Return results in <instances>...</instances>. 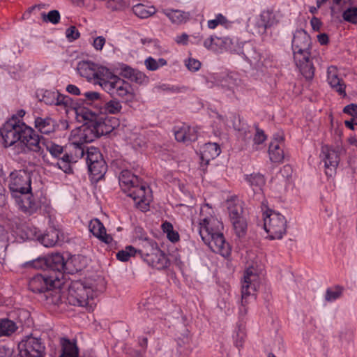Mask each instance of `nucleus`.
Returning <instances> with one entry per match:
<instances>
[{
	"label": "nucleus",
	"mask_w": 357,
	"mask_h": 357,
	"mask_svg": "<svg viewBox=\"0 0 357 357\" xmlns=\"http://www.w3.org/2000/svg\"><path fill=\"white\" fill-rule=\"evenodd\" d=\"M54 279L43 275H36L29 282V289L34 293L45 292L53 286Z\"/></svg>",
	"instance_id": "18"
},
{
	"label": "nucleus",
	"mask_w": 357,
	"mask_h": 357,
	"mask_svg": "<svg viewBox=\"0 0 357 357\" xmlns=\"http://www.w3.org/2000/svg\"><path fill=\"white\" fill-rule=\"evenodd\" d=\"M231 22L229 21L222 14H217L214 19L209 20L207 22L208 28L215 29L218 25H222L226 28L230 26Z\"/></svg>",
	"instance_id": "37"
},
{
	"label": "nucleus",
	"mask_w": 357,
	"mask_h": 357,
	"mask_svg": "<svg viewBox=\"0 0 357 357\" xmlns=\"http://www.w3.org/2000/svg\"><path fill=\"white\" fill-rule=\"evenodd\" d=\"M66 91L74 96H79L81 94L80 89L74 84H68L66 86Z\"/></svg>",
	"instance_id": "60"
},
{
	"label": "nucleus",
	"mask_w": 357,
	"mask_h": 357,
	"mask_svg": "<svg viewBox=\"0 0 357 357\" xmlns=\"http://www.w3.org/2000/svg\"><path fill=\"white\" fill-rule=\"evenodd\" d=\"M106 43V39L102 36H96L93 38L91 45L97 52H101Z\"/></svg>",
	"instance_id": "51"
},
{
	"label": "nucleus",
	"mask_w": 357,
	"mask_h": 357,
	"mask_svg": "<svg viewBox=\"0 0 357 357\" xmlns=\"http://www.w3.org/2000/svg\"><path fill=\"white\" fill-rule=\"evenodd\" d=\"M89 231L94 236L102 242L109 244L112 241V237L106 233L103 224L98 219H93L89 225Z\"/></svg>",
	"instance_id": "25"
},
{
	"label": "nucleus",
	"mask_w": 357,
	"mask_h": 357,
	"mask_svg": "<svg viewBox=\"0 0 357 357\" xmlns=\"http://www.w3.org/2000/svg\"><path fill=\"white\" fill-rule=\"evenodd\" d=\"M199 152L202 156H218L221 153V148L217 143L208 142L200 146Z\"/></svg>",
	"instance_id": "35"
},
{
	"label": "nucleus",
	"mask_w": 357,
	"mask_h": 357,
	"mask_svg": "<svg viewBox=\"0 0 357 357\" xmlns=\"http://www.w3.org/2000/svg\"><path fill=\"white\" fill-rule=\"evenodd\" d=\"M77 118L85 123L72 130L70 136V146L79 149L84 143L93 142L100 136L111 132L112 128L106 124L104 119L98 118L92 110L87 108L76 109Z\"/></svg>",
	"instance_id": "1"
},
{
	"label": "nucleus",
	"mask_w": 357,
	"mask_h": 357,
	"mask_svg": "<svg viewBox=\"0 0 357 357\" xmlns=\"http://www.w3.org/2000/svg\"><path fill=\"white\" fill-rule=\"evenodd\" d=\"M266 139V135L264 134L262 130H257L255 135L253 141L255 144H260L264 142Z\"/></svg>",
	"instance_id": "57"
},
{
	"label": "nucleus",
	"mask_w": 357,
	"mask_h": 357,
	"mask_svg": "<svg viewBox=\"0 0 357 357\" xmlns=\"http://www.w3.org/2000/svg\"><path fill=\"white\" fill-rule=\"evenodd\" d=\"M161 12L174 25H181L186 23L190 17L189 13L178 9L163 8L161 10Z\"/></svg>",
	"instance_id": "23"
},
{
	"label": "nucleus",
	"mask_w": 357,
	"mask_h": 357,
	"mask_svg": "<svg viewBox=\"0 0 357 357\" xmlns=\"http://www.w3.org/2000/svg\"><path fill=\"white\" fill-rule=\"evenodd\" d=\"M58 239L59 236L57 231L52 229L41 237L40 241L45 247H52L56 243Z\"/></svg>",
	"instance_id": "39"
},
{
	"label": "nucleus",
	"mask_w": 357,
	"mask_h": 357,
	"mask_svg": "<svg viewBox=\"0 0 357 357\" xmlns=\"http://www.w3.org/2000/svg\"><path fill=\"white\" fill-rule=\"evenodd\" d=\"M134 13L140 18H147L154 15L157 10L153 6H147L142 3H138L134 6Z\"/></svg>",
	"instance_id": "34"
},
{
	"label": "nucleus",
	"mask_w": 357,
	"mask_h": 357,
	"mask_svg": "<svg viewBox=\"0 0 357 357\" xmlns=\"http://www.w3.org/2000/svg\"><path fill=\"white\" fill-rule=\"evenodd\" d=\"M139 182L138 177L132 174L130 171L126 169L121 172L119 183L124 192L128 193L132 188L138 185Z\"/></svg>",
	"instance_id": "28"
},
{
	"label": "nucleus",
	"mask_w": 357,
	"mask_h": 357,
	"mask_svg": "<svg viewBox=\"0 0 357 357\" xmlns=\"http://www.w3.org/2000/svg\"><path fill=\"white\" fill-rule=\"evenodd\" d=\"M8 241V234L3 227L0 225V247L5 246Z\"/></svg>",
	"instance_id": "59"
},
{
	"label": "nucleus",
	"mask_w": 357,
	"mask_h": 357,
	"mask_svg": "<svg viewBox=\"0 0 357 357\" xmlns=\"http://www.w3.org/2000/svg\"><path fill=\"white\" fill-rule=\"evenodd\" d=\"M287 222L284 215L273 210L264 213V228L271 239H281L286 234Z\"/></svg>",
	"instance_id": "6"
},
{
	"label": "nucleus",
	"mask_w": 357,
	"mask_h": 357,
	"mask_svg": "<svg viewBox=\"0 0 357 357\" xmlns=\"http://www.w3.org/2000/svg\"><path fill=\"white\" fill-rule=\"evenodd\" d=\"M342 294V291L339 288H336L335 290L328 289L326 293V300L327 301H331L337 299L340 297Z\"/></svg>",
	"instance_id": "54"
},
{
	"label": "nucleus",
	"mask_w": 357,
	"mask_h": 357,
	"mask_svg": "<svg viewBox=\"0 0 357 357\" xmlns=\"http://www.w3.org/2000/svg\"><path fill=\"white\" fill-rule=\"evenodd\" d=\"M112 96L127 98L126 103L129 104L136 99V93L131 84L122 79Z\"/></svg>",
	"instance_id": "24"
},
{
	"label": "nucleus",
	"mask_w": 357,
	"mask_h": 357,
	"mask_svg": "<svg viewBox=\"0 0 357 357\" xmlns=\"http://www.w3.org/2000/svg\"><path fill=\"white\" fill-rule=\"evenodd\" d=\"M48 270L61 273L67 270L68 261H65L63 256L60 253H52L47 257Z\"/></svg>",
	"instance_id": "26"
},
{
	"label": "nucleus",
	"mask_w": 357,
	"mask_h": 357,
	"mask_svg": "<svg viewBox=\"0 0 357 357\" xmlns=\"http://www.w3.org/2000/svg\"><path fill=\"white\" fill-rule=\"evenodd\" d=\"M16 202L19 207L25 213H33L38 208V204L30 192H23L15 195Z\"/></svg>",
	"instance_id": "22"
},
{
	"label": "nucleus",
	"mask_w": 357,
	"mask_h": 357,
	"mask_svg": "<svg viewBox=\"0 0 357 357\" xmlns=\"http://www.w3.org/2000/svg\"><path fill=\"white\" fill-rule=\"evenodd\" d=\"M79 36L80 33L75 26H70L66 31V37L70 42L77 40Z\"/></svg>",
	"instance_id": "53"
},
{
	"label": "nucleus",
	"mask_w": 357,
	"mask_h": 357,
	"mask_svg": "<svg viewBox=\"0 0 357 357\" xmlns=\"http://www.w3.org/2000/svg\"><path fill=\"white\" fill-rule=\"evenodd\" d=\"M137 253V249L131 245L126 246L123 250L116 254V257L119 261H127L131 256H135Z\"/></svg>",
	"instance_id": "47"
},
{
	"label": "nucleus",
	"mask_w": 357,
	"mask_h": 357,
	"mask_svg": "<svg viewBox=\"0 0 357 357\" xmlns=\"http://www.w3.org/2000/svg\"><path fill=\"white\" fill-rule=\"evenodd\" d=\"M343 112L350 115L353 119H357V105L350 104L344 107Z\"/></svg>",
	"instance_id": "56"
},
{
	"label": "nucleus",
	"mask_w": 357,
	"mask_h": 357,
	"mask_svg": "<svg viewBox=\"0 0 357 357\" xmlns=\"http://www.w3.org/2000/svg\"><path fill=\"white\" fill-rule=\"evenodd\" d=\"M60 342L61 354L59 357H78V348L75 342L65 337L61 338Z\"/></svg>",
	"instance_id": "32"
},
{
	"label": "nucleus",
	"mask_w": 357,
	"mask_h": 357,
	"mask_svg": "<svg viewBox=\"0 0 357 357\" xmlns=\"http://www.w3.org/2000/svg\"><path fill=\"white\" fill-rule=\"evenodd\" d=\"M123 109L122 103L120 100L114 98L108 100L102 106L100 107L98 111H92L98 118L104 119L106 124L112 128L111 132L114 127L110 124L113 118L108 116L109 114H118L121 112Z\"/></svg>",
	"instance_id": "13"
},
{
	"label": "nucleus",
	"mask_w": 357,
	"mask_h": 357,
	"mask_svg": "<svg viewBox=\"0 0 357 357\" xmlns=\"http://www.w3.org/2000/svg\"><path fill=\"white\" fill-rule=\"evenodd\" d=\"M93 295L94 292L91 287L79 281H75L69 287L67 300L70 305L91 310L94 305Z\"/></svg>",
	"instance_id": "5"
},
{
	"label": "nucleus",
	"mask_w": 357,
	"mask_h": 357,
	"mask_svg": "<svg viewBox=\"0 0 357 357\" xmlns=\"http://www.w3.org/2000/svg\"><path fill=\"white\" fill-rule=\"evenodd\" d=\"M246 180L252 186L259 188V189L265 184V179L261 174H251L246 176Z\"/></svg>",
	"instance_id": "44"
},
{
	"label": "nucleus",
	"mask_w": 357,
	"mask_h": 357,
	"mask_svg": "<svg viewBox=\"0 0 357 357\" xmlns=\"http://www.w3.org/2000/svg\"><path fill=\"white\" fill-rule=\"evenodd\" d=\"M310 24L314 31H318L320 30L322 24L319 19L314 17L310 20Z\"/></svg>",
	"instance_id": "61"
},
{
	"label": "nucleus",
	"mask_w": 357,
	"mask_h": 357,
	"mask_svg": "<svg viewBox=\"0 0 357 357\" xmlns=\"http://www.w3.org/2000/svg\"><path fill=\"white\" fill-rule=\"evenodd\" d=\"M158 250L159 248L155 242L145 238L140 241L139 248L137 249V252L146 261V259L151 257L155 250Z\"/></svg>",
	"instance_id": "29"
},
{
	"label": "nucleus",
	"mask_w": 357,
	"mask_h": 357,
	"mask_svg": "<svg viewBox=\"0 0 357 357\" xmlns=\"http://www.w3.org/2000/svg\"><path fill=\"white\" fill-rule=\"evenodd\" d=\"M339 158H324L323 163L325 167L326 175L331 176L335 172L336 167L339 163Z\"/></svg>",
	"instance_id": "42"
},
{
	"label": "nucleus",
	"mask_w": 357,
	"mask_h": 357,
	"mask_svg": "<svg viewBox=\"0 0 357 357\" xmlns=\"http://www.w3.org/2000/svg\"><path fill=\"white\" fill-rule=\"evenodd\" d=\"M317 40L321 45H326L328 43V36L326 33H321L317 36Z\"/></svg>",
	"instance_id": "63"
},
{
	"label": "nucleus",
	"mask_w": 357,
	"mask_h": 357,
	"mask_svg": "<svg viewBox=\"0 0 357 357\" xmlns=\"http://www.w3.org/2000/svg\"><path fill=\"white\" fill-rule=\"evenodd\" d=\"M167 238L172 241V242H176L179 239L178 234L176 231H174L173 229L172 231L169 232L167 234Z\"/></svg>",
	"instance_id": "62"
},
{
	"label": "nucleus",
	"mask_w": 357,
	"mask_h": 357,
	"mask_svg": "<svg viewBox=\"0 0 357 357\" xmlns=\"http://www.w3.org/2000/svg\"><path fill=\"white\" fill-rule=\"evenodd\" d=\"M9 188L13 195L23 192H30L31 178L24 170L12 172L10 175Z\"/></svg>",
	"instance_id": "10"
},
{
	"label": "nucleus",
	"mask_w": 357,
	"mask_h": 357,
	"mask_svg": "<svg viewBox=\"0 0 357 357\" xmlns=\"http://www.w3.org/2000/svg\"><path fill=\"white\" fill-rule=\"evenodd\" d=\"M20 143L24 145L27 149L35 152L39 151L42 145L39 136L33 128L27 126L25 130H24V134L22 135Z\"/></svg>",
	"instance_id": "21"
},
{
	"label": "nucleus",
	"mask_w": 357,
	"mask_h": 357,
	"mask_svg": "<svg viewBox=\"0 0 357 357\" xmlns=\"http://www.w3.org/2000/svg\"><path fill=\"white\" fill-rule=\"evenodd\" d=\"M100 73V77L98 85L112 96L118 85L121 82L122 78L108 68H102Z\"/></svg>",
	"instance_id": "12"
},
{
	"label": "nucleus",
	"mask_w": 357,
	"mask_h": 357,
	"mask_svg": "<svg viewBox=\"0 0 357 357\" xmlns=\"http://www.w3.org/2000/svg\"><path fill=\"white\" fill-rule=\"evenodd\" d=\"M0 357H11V351L5 347H0Z\"/></svg>",
	"instance_id": "64"
},
{
	"label": "nucleus",
	"mask_w": 357,
	"mask_h": 357,
	"mask_svg": "<svg viewBox=\"0 0 357 357\" xmlns=\"http://www.w3.org/2000/svg\"><path fill=\"white\" fill-rule=\"evenodd\" d=\"M45 347L40 337H24L18 344L20 357H44Z\"/></svg>",
	"instance_id": "8"
},
{
	"label": "nucleus",
	"mask_w": 357,
	"mask_h": 357,
	"mask_svg": "<svg viewBox=\"0 0 357 357\" xmlns=\"http://www.w3.org/2000/svg\"><path fill=\"white\" fill-rule=\"evenodd\" d=\"M174 135L175 139L178 142L188 144L197 139L198 128L188 125H183L174 128Z\"/></svg>",
	"instance_id": "15"
},
{
	"label": "nucleus",
	"mask_w": 357,
	"mask_h": 357,
	"mask_svg": "<svg viewBox=\"0 0 357 357\" xmlns=\"http://www.w3.org/2000/svg\"><path fill=\"white\" fill-rule=\"evenodd\" d=\"M232 40L229 38H220L217 36H211L204 41V46L208 50L214 52H222L225 50H232L230 45Z\"/></svg>",
	"instance_id": "17"
},
{
	"label": "nucleus",
	"mask_w": 357,
	"mask_h": 357,
	"mask_svg": "<svg viewBox=\"0 0 357 357\" xmlns=\"http://www.w3.org/2000/svg\"><path fill=\"white\" fill-rule=\"evenodd\" d=\"M281 20V15L278 12L273 10H264L257 17L254 22L253 29L256 34L264 36L266 34V30Z\"/></svg>",
	"instance_id": "9"
},
{
	"label": "nucleus",
	"mask_w": 357,
	"mask_h": 357,
	"mask_svg": "<svg viewBox=\"0 0 357 357\" xmlns=\"http://www.w3.org/2000/svg\"><path fill=\"white\" fill-rule=\"evenodd\" d=\"M123 72L125 77L138 84L146 85L149 82V77L144 73L128 66L123 67Z\"/></svg>",
	"instance_id": "27"
},
{
	"label": "nucleus",
	"mask_w": 357,
	"mask_h": 357,
	"mask_svg": "<svg viewBox=\"0 0 357 357\" xmlns=\"http://www.w3.org/2000/svg\"><path fill=\"white\" fill-rule=\"evenodd\" d=\"M56 160V162H52L54 165H56L59 169L63 170L66 173H70L72 168L70 163L73 162L69 158H54Z\"/></svg>",
	"instance_id": "46"
},
{
	"label": "nucleus",
	"mask_w": 357,
	"mask_h": 357,
	"mask_svg": "<svg viewBox=\"0 0 357 357\" xmlns=\"http://www.w3.org/2000/svg\"><path fill=\"white\" fill-rule=\"evenodd\" d=\"M128 196L132 198L136 206L142 211L146 210L150 201L149 189L144 185H136L128 192Z\"/></svg>",
	"instance_id": "14"
},
{
	"label": "nucleus",
	"mask_w": 357,
	"mask_h": 357,
	"mask_svg": "<svg viewBox=\"0 0 357 357\" xmlns=\"http://www.w3.org/2000/svg\"><path fill=\"white\" fill-rule=\"evenodd\" d=\"M189 36L186 33H181L176 35L174 40L178 45L186 46L189 43Z\"/></svg>",
	"instance_id": "55"
},
{
	"label": "nucleus",
	"mask_w": 357,
	"mask_h": 357,
	"mask_svg": "<svg viewBox=\"0 0 357 357\" xmlns=\"http://www.w3.org/2000/svg\"><path fill=\"white\" fill-rule=\"evenodd\" d=\"M86 163L89 172L94 180L102 178L107 172V165L104 158H87Z\"/></svg>",
	"instance_id": "19"
},
{
	"label": "nucleus",
	"mask_w": 357,
	"mask_h": 357,
	"mask_svg": "<svg viewBox=\"0 0 357 357\" xmlns=\"http://www.w3.org/2000/svg\"><path fill=\"white\" fill-rule=\"evenodd\" d=\"M42 145L45 147L47 151L52 155L56 156L63 153V147L52 141L44 139L42 141Z\"/></svg>",
	"instance_id": "40"
},
{
	"label": "nucleus",
	"mask_w": 357,
	"mask_h": 357,
	"mask_svg": "<svg viewBox=\"0 0 357 357\" xmlns=\"http://www.w3.org/2000/svg\"><path fill=\"white\" fill-rule=\"evenodd\" d=\"M17 327L13 321L3 319L0 321V336L10 335L14 333Z\"/></svg>",
	"instance_id": "41"
},
{
	"label": "nucleus",
	"mask_w": 357,
	"mask_h": 357,
	"mask_svg": "<svg viewBox=\"0 0 357 357\" xmlns=\"http://www.w3.org/2000/svg\"><path fill=\"white\" fill-rule=\"evenodd\" d=\"M327 82L331 88L340 96L342 97L347 96L346 85L342 79L340 77L337 68L333 66L327 69Z\"/></svg>",
	"instance_id": "16"
},
{
	"label": "nucleus",
	"mask_w": 357,
	"mask_h": 357,
	"mask_svg": "<svg viewBox=\"0 0 357 357\" xmlns=\"http://www.w3.org/2000/svg\"><path fill=\"white\" fill-rule=\"evenodd\" d=\"M29 266H32L37 269L48 270L47 265V258H38L28 263Z\"/></svg>",
	"instance_id": "52"
},
{
	"label": "nucleus",
	"mask_w": 357,
	"mask_h": 357,
	"mask_svg": "<svg viewBox=\"0 0 357 357\" xmlns=\"http://www.w3.org/2000/svg\"><path fill=\"white\" fill-rule=\"evenodd\" d=\"M234 229L239 237L245 234L247 229V222L244 218L231 221Z\"/></svg>",
	"instance_id": "43"
},
{
	"label": "nucleus",
	"mask_w": 357,
	"mask_h": 357,
	"mask_svg": "<svg viewBox=\"0 0 357 357\" xmlns=\"http://www.w3.org/2000/svg\"><path fill=\"white\" fill-rule=\"evenodd\" d=\"M41 17L44 22H50L53 24H58L61 19L60 13L56 10H50L47 13H43Z\"/></svg>",
	"instance_id": "45"
},
{
	"label": "nucleus",
	"mask_w": 357,
	"mask_h": 357,
	"mask_svg": "<svg viewBox=\"0 0 357 357\" xmlns=\"http://www.w3.org/2000/svg\"><path fill=\"white\" fill-rule=\"evenodd\" d=\"M102 68H107V67L90 61H81L77 66V70L80 76L86 78L89 82L93 81L94 84L97 85L99 82L100 72Z\"/></svg>",
	"instance_id": "11"
},
{
	"label": "nucleus",
	"mask_w": 357,
	"mask_h": 357,
	"mask_svg": "<svg viewBox=\"0 0 357 357\" xmlns=\"http://www.w3.org/2000/svg\"><path fill=\"white\" fill-rule=\"evenodd\" d=\"M26 125L15 116H12L5 122L0 130L3 143L5 146H10L20 142Z\"/></svg>",
	"instance_id": "7"
},
{
	"label": "nucleus",
	"mask_w": 357,
	"mask_h": 357,
	"mask_svg": "<svg viewBox=\"0 0 357 357\" xmlns=\"http://www.w3.org/2000/svg\"><path fill=\"white\" fill-rule=\"evenodd\" d=\"M204 211L208 213L210 217H204L199 222L198 230L202 241L213 252L219 253L223 257L229 256L230 248L229 244L225 242L221 232L222 222L211 215L212 209L208 204H204L201 208V213Z\"/></svg>",
	"instance_id": "2"
},
{
	"label": "nucleus",
	"mask_w": 357,
	"mask_h": 357,
	"mask_svg": "<svg viewBox=\"0 0 357 357\" xmlns=\"http://www.w3.org/2000/svg\"><path fill=\"white\" fill-rule=\"evenodd\" d=\"M291 48L294 61L301 73L307 79L312 78L314 67L310 60L311 39L305 30L296 31L292 39Z\"/></svg>",
	"instance_id": "3"
},
{
	"label": "nucleus",
	"mask_w": 357,
	"mask_h": 357,
	"mask_svg": "<svg viewBox=\"0 0 357 357\" xmlns=\"http://www.w3.org/2000/svg\"><path fill=\"white\" fill-rule=\"evenodd\" d=\"M43 101L50 105L66 107L71 103L69 96L61 93L59 91H45L43 96Z\"/></svg>",
	"instance_id": "20"
},
{
	"label": "nucleus",
	"mask_w": 357,
	"mask_h": 357,
	"mask_svg": "<svg viewBox=\"0 0 357 357\" xmlns=\"http://www.w3.org/2000/svg\"><path fill=\"white\" fill-rule=\"evenodd\" d=\"M167 62L163 58H159L158 59L149 56L144 60V66L148 70L155 71L159 68L167 66Z\"/></svg>",
	"instance_id": "36"
},
{
	"label": "nucleus",
	"mask_w": 357,
	"mask_h": 357,
	"mask_svg": "<svg viewBox=\"0 0 357 357\" xmlns=\"http://www.w3.org/2000/svg\"><path fill=\"white\" fill-rule=\"evenodd\" d=\"M35 126L40 132L44 134H50L55 130L54 121L51 118H36L35 119Z\"/></svg>",
	"instance_id": "33"
},
{
	"label": "nucleus",
	"mask_w": 357,
	"mask_h": 357,
	"mask_svg": "<svg viewBox=\"0 0 357 357\" xmlns=\"http://www.w3.org/2000/svg\"><path fill=\"white\" fill-rule=\"evenodd\" d=\"M84 96L85 97L87 101L93 102L100 99L101 95L99 92L97 91H87L84 93Z\"/></svg>",
	"instance_id": "58"
},
{
	"label": "nucleus",
	"mask_w": 357,
	"mask_h": 357,
	"mask_svg": "<svg viewBox=\"0 0 357 357\" xmlns=\"http://www.w3.org/2000/svg\"><path fill=\"white\" fill-rule=\"evenodd\" d=\"M77 151L75 154H80L81 156H95L100 154L98 149L93 146H82Z\"/></svg>",
	"instance_id": "49"
},
{
	"label": "nucleus",
	"mask_w": 357,
	"mask_h": 357,
	"mask_svg": "<svg viewBox=\"0 0 357 357\" xmlns=\"http://www.w3.org/2000/svg\"><path fill=\"white\" fill-rule=\"evenodd\" d=\"M187 69L192 73L197 72L202 66V63L197 59L189 56L184 61Z\"/></svg>",
	"instance_id": "50"
},
{
	"label": "nucleus",
	"mask_w": 357,
	"mask_h": 357,
	"mask_svg": "<svg viewBox=\"0 0 357 357\" xmlns=\"http://www.w3.org/2000/svg\"><path fill=\"white\" fill-rule=\"evenodd\" d=\"M146 262L158 269H162L167 266L169 261L167 256L161 250H155L151 257L146 259Z\"/></svg>",
	"instance_id": "31"
},
{
	"label": "nucleus",
	"mask_w": 357,
	"mask_h": 357,
	"mask_svg": "<svg viewBox=\"0 0 357 357\" xmlns=\"http://www.w3.org/2000/svg\"><path fill=\"white\" fill-rule=\"evenodd\" d=\"M342 17L347 22L357 24V8L350 7L346 9L342 13Z\"/></svg>",
	"instance_id": "48"
},
{
	"label": "nucleus",
	"mask_w": 357,
	"mask_h": 357,
	"mask_svg": "<svg viewBox=\"0 0 357 357\" xmlns=\"http://www.w3.org/2000/svg\"><path fill=\"white\" fill-rule=\"evenodd\" d=\"M228 210L231 221L243 218L242 216L243 210L240 203L229 202Z\"/></svg>",
	"instance_id": "38"
},
{
	"label": "nucleus",
	"mask_w": 357,
	"mask_h": 357,
	"mask_svg": "<svg viewBox=\"0 0 357 357\" xmlns=\"http://www.w3.org/2000/svg\"><path fill=\"white\" fill-rule=\"evenodd\" d=\"M284 137L282 133L274 135L269 147L268 153L275 156H283L284 152Z\"/></svg>",
	"instance_id": "30"
},
{
	"label": "nucleus",
	"mask_w": 357,
	"mask_h": 357,
	"mask_svg": "<svg viewBox=\"0 0 357 357\" xmlns=\"http://www.w3.org/2000/svg\"><path fill=\"white\" fill-rule=\"evenodd\" d=\"M260 285V278L257 271L252 266H249L244 272L241 286V301L239 308V315L244 317L247 314L246 305L248 297L254 296Z\"/></svg>",
	"instance_id": "4"
}]
</instances>
